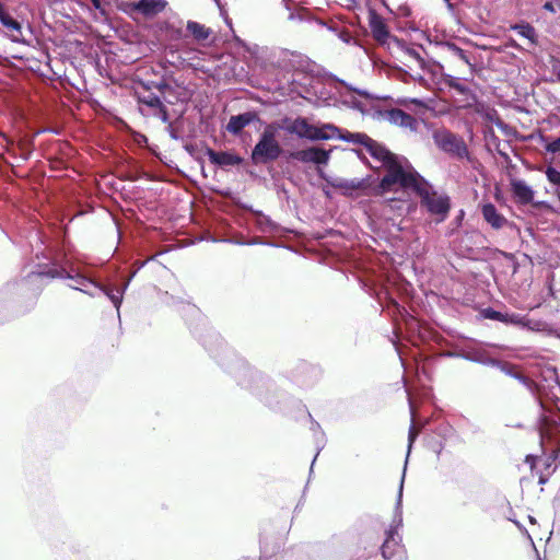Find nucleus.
Masks as SVG:
<instances>
[{
    "mask_svg": "<svg viewBox=\"0 0 560 560\" xmlns=\"http://www.w3.org/2000/svg\"><path fill=\"white\" fill-rule=\"evenodd\" d=\"M153 116L160 118L161 121L164 122V124L168 125V122H170L168 110H167V107L164 104H162L161 106H159L158 108H155L153 110Z\"/></svg>",
    "mask_w": 560,
    "mask_h": 560,
    "instance_id": "37",
    "label": "nucleus"
},
{
    "mask_svg": "<svg viewBox=\"0 0 560 560\" xmlns=\"http://www.w3.org/2000/svg\"><path fill=\"white\" fill-rule=\"evenodd\" d=\"M236 42H237L241 46L245 47L248 51H252V50L246 46L245 42H244V40H242L241 38L236 37Z\"/></svg>",
    "mask_w": 560,
    "mask_h": 560,
    "instance_id": "57",
    "label": "nucleus"
},
{
    "mask_svg": "<svg viewBox=\"0 0 560 560\" xmlns=\"http://www.w3.org/2000/svg\"><path fill=\"white\" fill-rule=\"evenodd\" d=\"M352 107L358 109V110H360V112L364 110L363 104L361 102H359V101H354Z\"/></svg>",
    "mask_w": 560,
    "mask_h": 560,
    "instance_id": "53",
    "label": "nucleus"
},
{
    "mask_svg": "<svg viewBox=\"0 0 560 560\" xmlns=\"http://www.w3.org/2000/svg\"><path fill=\"white\" fill-rule=\"evenodd\" d=\"M545 175L548 182L557 187L556 194L560 199V172L553 166H547L545 170Z\"/></svg>",
    "mask_w": 560,
    "mask_h": 560,
    "instance_id": "31",
    "label": "nucleus"
},
{
    "mask_svg": "<svg viewBox=\"0 0 560 560\" xmlns=\"http://www.w3.org/2000/svg\"><path fill=\"white\" fill-rule=\"evenodd\" d=\"M327 184L331 187L339 189L345 196H351L353 191L364 189L366 187L365 179H359V178H331L326 179Z\"/></svg>",
    "mask_w": 560,
    "mask_h": 560,
    "instance_id": "16",
    "label": "nucleus"
},
{
    "mask_svg": "<svg viewBox=\"0 0 560 560\" xmlns=\"http://www.w3.org/2000/svg\"><path fill=\"white\" fill-rule=\"evenodd\" d=\"M513 378L517 380L522 385H524L532 394L536 390V384L533 380H530L528 376L521 373L518 370L513 375Z\"/></svg>",
    "mask_w": 560,
    "mask_h": 560,
    "instance_id": "35",
    "label": "nucleus"
},
{
    "mask_svg": "<svg viewBox=\"0 0 560 560\" xmlns=\"http://www.w3.org/2000/svg\"><path fill=\"white\" fill-rule=\"evenodd\" d=\"M224 19H225L226 24H228L229 26H231V25H232L231 20H230V19H228L226 16H225Z\"/></svg>",
    "mask_w": 560,
    "mask_h": 560,
    "instance_id": "60",
    "label": "nucleus"
},
{
    "mask_svg": "<svg viewBox=\"0 0 560 560\" xmlns=\"http://www.w3.org/2000/svg\"><path fill=\"white\" fill-rule=\"evenodd\" d=\"M314 438V442H315V445H316V448H317V453L312 462V465H311V471L313 470V466H314V463L319 454V452L324 448L325 444H326V436H325V432L323 430H319L318 432H315V434L313 435Z\"/></svg>",
    "mask_w": 560,
    "mask_h": 560,
    "instance_id": "34",
    "label": "nucleus"
},
{
    "mask_svg": "<svg viewBox=\"0 0 560 560\" xmlns=\"http://www.w3.org/2000/svg\"><path fill=\"white\" fill-rule=\"evenodd\" d=\"M415 192L420 198L421 208L434 217L436 223L446 220L451 210V199L447 195L439 194L425 178H423Z\"/></svg>",
    "mask_w": 560,
    "mask_h": 560,
    "instance_id": "5",
    "label": "nucleus"
},
{
    "mask_svg": "<svg viewBox=\"0 0 560 560\" xmlns=\"http://www.w3.org/2000/svg\"><path fill=\"white\" fill-rule=\"evenodd\" d=\"M219 363L236 378L237 384L252 392L266 405L273 407L276 401L272 395L276 390L273 383L261 372L238 358L233 351L226 350L224 359Z\"/></svg>",
    "mask_w": 560,
    "mask_h": 560,
    "instance_id": "1",
    "label": "nucleus"
},
{
    "mask_svg": "<svg viewBox=\"0 0 560 560\" xmlns=\"http://www.w3.org/2000/svg\"><path fill=\"white\" fill-rule=\"evenodd\" d=\"M95 290H98V292L105 294L109 301L113 303L117 311V315L119 316V310L124 300V296L121 295V292L118 291L117 288H114L112 285L103 284L98 281V287H96Z\"/></svg>",
    "mask_w": 560,
    "mask_h": 560,
    "instance_id": "25",
    "label": "nucleus"
},
{
    "mask_svg": "<svg viewBox=\"0 0 560 560\" xmlns=\"http://www.w3.org/2000/svg\"><path fill=\"white\" fill-rule=\"evenodd\" d=\"M544 9H545V10H547V11H550V12H553V11H555L553 5H552V3H551V2H546V3L544 4Z\"/></svg>",
    "mask_w": 560,
    "mask_h": 560,
    "instance_id": "54",
    "label": "nucleus"
},
{
    "mask_svg": "<svg viewBox=\"0 0 560 560\" xmlns=\"http://www.w3.org/2000/svg\"><path fill=\"white\" fill-rule=\"evenodd\" d=\"M47 278L69 279L72 281L69 287L80 292H83L88 287H93L94 289L98 287V281L92 273L86 272L74 265H70L69 267L59 266L57 264L47 265L43 269L31 271L26 276V281L43 285Z\"/></svg>",
    "mask_w": 560,
    "mask_h": 560,
    "instance_id": "2",
    "label": "nucleus"
},
{
    "mask_svg": "<svg viewBox=\"0 0 560 560\" xmlns=\"http://www.w3.org/2000/svg\"><path fill=\"white\" fill-rule=\"evenodd\" d=\"M480 315L486 319L501 322L505 325L526 326L525 317L517 313H502L492 307H486L480 311Z\"/></svg>",
    "mask_w": 560,
    "mask_h": 560,
    "instance_id": "14",
    "label": "nucleus"
},
{
    "mask_svg": "<svg viewBox=\"0 0 560 560\" xmlns=\"http://www.w3.org/2000/svg\"><path fill=\"white\" fill-rule=\"evenodd\" d=\"M246 245L247 246H252V245H267V246H273L275 244L269 242V241H265L264 238L261 237H253L248 241H246Z\"/></svg>",
    "mask_w": 560,
    "mask_h": 560,
    "instance_id": "43",
    "label": "nucleus"
},
{
    "mask_svg": "<svg viewBox=\"0 0 560 560\" xmlns=\"http://www.w3.org/2000/svg\"><path fill=\"white\" fill-rule=\"evenodd\" d=\"M98 290H95L93 287H88L82 293L88 294L91 298H95Z\"/></svg>",
    "mask_w": 560,
    "mask_h": 560,
    "instance_id": "51",
    "label": "nucleus"
},
{
    "mask_svg": "<svg viewBox=\"0 0 560 560\" xmlns=\"http://www.w3.org/2000/svg\"><path fill=\"white\" fill-rule=\"evenodd\" d=\"M545 482H546V480L542 477H540L539 483H545Z\"/></svg>",
    "mask_w": 560,
    "mask_h": 560,
    "instance_id": "63",
    "label": "nucleus"
},
{
    "mask_svg": "<svg viewBox=\"0 0 560 560\" xmlns=\"http://www.w3.org/2000/svg\"><path fill=\"white\" fill-rule=\"evenodd\" d=\"M557 79H558V81H560V69L557 72Z\"/></svg>",
    "mask_w": 560,
    "mask_h": 560,
    "instance_id": "62",
    "label": "nucleus"
},
{
    "mask_svg": "<svg viewBox=\"0 0 560 560\" xmlns=\"http://www.w3.org/2000/svg\"><path fill=\"white\" fill-rule=\"evenodd\" d=\"M281 5L288 12V20L291 22H315L320 26H326L330 31H335L334 27L328 26L324 21L314 18L311 12L302 7H299L293 0H281Z\"/></svg>",
    "mask_w": 560,
    "mask_h": 560,
    "instance_id": "12",
    "label": "nucleus"
},
{
    "mask_svg": "<svg viewBox=\"0 0 560 560\" xmlns=\"http://www.w3.org/2000/svg\"><path fill=\"white\" fill-rule=\"evenodd\" d=\"M338 36H339V38H340L342 42H345V43H349V42H350V39H351V36H350L349 32H348V31H345V30H343V31H341V32L338 34Z\"/></svg>",
    "mask_w": 560,
    "mask_h": 560,
    "instance_id": "49",
    "label": "nucleus"
},
{
    "mask_svg": "<svg viewBox=\"0 0 560 560\" xmlns=\"http://www.w3.org/2000/svg\"><path fill=\"white\" fill-rule=\"evenodd\" d=\"M144 265V262H141L139 265V267L131 272V275L126 279V281L120 285V287H116L118 289L119 292H121V295L124 296L126 290L128 289L129 284H130V281L132 280V278L136 276L137 271L142 268Z\"/></svg>",
    "mask_w": 560,
    "mask_h": 560,
    "instance_id": "40",
    "label": "nucleus"
},
{
    "mask_svg": "<svg viewBox=\"0 0 560 560\" xmlns=\"http://www.w3.org/2000/svg\"><path fill=\"white\" fill-rule=\"evenodd\" d=\"M339 82L343 86H346L349 91H352V92L357 93L358 95H360V96H362L364 98H371L372 97V95L366 90L357 89V88L352 86L351 84L347 83L343 80H339Z\"/></svg>",
    "mask_w": 560,
    "mask_h": 560,
    "instance_id": "39",
    "label": "nucleus"
},
{
    "mask_svg": "<svg viewBox=\"0 0 560 560\" xmlns=\"http://www.w3.org/2000/svg\"><path fill=\"white\" fill-rule=\"evenodd\" d=\"M447 355L452 358H460L486 366H492L495 359L492 358L487 350L475 346L463 347L456 352H448Z\"/></svg>",
    "mask_w": 560,
    "mask_h": 560,
    "instance_id": "11",
    "label": "nucleus"
},
{
    "mask_svg": "<svg viewBox=\"0 0 560 560\" xmlns=\"http://www.w3.org/2000/svg\"><path fill=\"white\" fill-rule=\"evenodd\" d=\"M283 128L288 133L296 135L299 138H305L312 141H319L320 138H328L326 135L315 130V126L311 125L306 118L296 117L294 119L285 117Z\"/></svg>",
    "mask_w": 560,
    "mask_h": 560,
    "instance_id": "8",
    "label": "nucleus"
},
{
    "mask_svg": "<svg viewBox=\"0 0 560 560\" xmlns=\"http://www.w3.org/2000/svg\"><path fill=\"white\" fill-rule=\"evenodd\" d=\"M443 82L451 89L455 90L462 95H466L469 92V88L460 83L459 79L451 74L443 75Z\"/></svg>",
    "mask_w": 560,
    "mask_h": 560,
    "instance_id": "29",
    "label": "nucleus"
},
{
    "mask_svg": "<svg viewBox=\"0 0 560 560\" xmlns=\"http://www.w3.org/2000/svg\"><path fill=\"white\" fill-rule=\"evenodd\" d=\"M315 130L319 131L323 135H326L328 138H320L319 140H329V139H338V135H340V128L330 122L322 124L320 126H315Z\"/></svg>",
    "mask_w": 560,
    "mask_h": 560,
    "instance_id": "30",
    "label": "nucleus"
},
{
    "mask_svg": "<svg viewBox=\"0 0 560 560\" xmlns=\"http://www.w3.org/2000/svg\"><path fill=\"white\" fill-rule=\"evenodd\" d=\"M442 448H443L442 443H438V444H434V445L432 446L433 452H434L438 456H440V455H441Z\"/></svg>",
    "mask_w": 560,
    "mask_h": 560,
    "instance_id": "52",
    "label": "nucleus"
},
{
    "mask_svg": "<svg viewBox=\"0 0 560 560\" xmlns=\"http://www.w3.org/2000/svg\"><path fill=\"white\" fill-rule=\"evenodd\" d=\"M404 478L402 475L397 502L395 506V514L393 518V523L390 528L386 532V538L381 547L382 557L384 560H390L396 552L400 549L401 537L398 534V528L402 525V511H401V500H402V488H404Z\"/></svg>",
    "mask_w": 560,
    "mask_h": 560,
    "instance_id": "7",
    "label": "nucleus"
},
{
    "mask_svg": "<svg viewBox=\"0 0 560 560\" xmlns=\"http://www.w3.org/2000/svg\"><path fill=\"white\" fill-rule=\"evenodd\" d=\"M509 46L515 49H521V46L514 39L509 42Z\"/></svg>",
    "mask_w": 560,
    "mask_h": 560,
    "instance_id": "55",
    "label": "nucleus"
},
{
    "mask_svg": "<svg viewBox=\"0 0 560 560\" xmlns=\"http://www.w3.org/2000/svg\"><path fill=\"white\" fill-rule=\"evenodd\" d=\"M511 190L518 203L528 205L533 201L535 191L523 179H514L511 182Z\"/></svg>",
    "mask_w": 560,
    "mask_h": 560,
    "instance_id": "21",
    "label": "nucleus"
},
{
    "mask_svg": "<svg viewBox=\"0 0 560 560\" xmlns=\"http://www.w3.org/2000/svg\"><path fill=\"white\" fill-rule=\"evenodd\" d=\"M409 406H410L411 417L413 419L415 418V412H413V407H412V402H411L410 399H409ZM417 435H418V431L416 430L415 423L412 422V424H411V427L409 429V434H408V442H409L408 452H410L411 445L415 442V440L417 439Z\"/></svg>",
    "mask_w": 560,
    "mask_h": 560,
    "instance_id": "36",
    "label": "nucleus"
},
{
    "mask_svg": "<svg viewBox=\"0 0 560 560\" xmlns=\"http://www.w3.org/2000/svg\"><path fill=\"white\" fill-rule=\"evenodd\" d=\"M481 213L485 221L494 230H500L505 226H514V224L510 222L503 214H501L495 206L491 202H487L481 206Z\"/></svg>",
    "mask_w": 560,
    "mask_h": 560,
    "instance_id": "15",
    "label": "nucleus"
},
{
    "mask_svg": "<svg viewBox=\"0 0 560 560\" xmlns=\"http://www.w3.org/2000/svg\"><path fill=\"white\" fill-rule=\"evenodd\" d=\"M545 150L552 154L559 152L560 151V137L555 139L553 141L546 143Z\"/></svg>",
    "mask_w": 560,
    "mask_h": 560,
    "instance_id": "41",
    "label": "nucleus"
},
{
    "mask_svg": "<svg viewBox=\"0 0 560 560\" xmlns=\"http://www.w3.org/2000/svg\"><path fill=\"white\" fill-rule=\"evenodd\" d=\"M231 242L234 244H237V245H246V241H242V240H233Z\"/></svg>",
    "mask_w": 560,
    "mask_h": 560,
    "instance_id": "59",
    "label": "nucleus"
},
{
    "mask_svg": "<svg viewBox=\"0 0 560 560\" xmlns=\"http://www.w3.org/2000/svg\"><path fill=\"white\" fill-rule=\"evenodd\" d=\"M255 215V225L264 234L272 236L281 235L284 229L277 222L270 219V217L264 214L261 211H253Z\"/></svg>",
    "mask_w": 560,
    "mask_h": 560,
    "instance_id": "17",
    "label": "nucleus"
},
{
    "mask_svg": "<svg viewBox=\"0 0 560 560\" xmlns=\"http://www.w3.org/2000/svg\"><path fill=\"white\" fill-rule=\"evenodd\" d=\"M140 84L145 91H150L154 89V84H156V81H141Z\"/></svg>",
    "mask_w": 560,
    "mask_h": 560,
    "instance_id": "48",
    "label": "nucleus"
},
{
    "mask_svg": "<svg viewBox=\"0 0 560 560\" xmlns=\"http://www.w3.org/2000/svg\"><path fill=\"white\" fill-rule=\"evenodd\" d=\"M279 129L280 126L275 122L268 124L264 128L250 153L253 164H268L282 155L283 149L277 139Z\"/></svg>",
    "mask_w": 560,
    "mask_h": 560,
    "instance_id": "4",
    "label": "nucleus"
},
{
    "mask_svg": "<svg viewBox=\"0 0 560 560\" xmlns=\"http://www.w3.org/2000/svg\"><path fill=\"white\" fill-rule=\"evenodd\" d=\"M255 121H260L259 115L255 110H248L238 115H232L225 126L228 132L238 136L243 129Z\"/></svg>",
    "mask_w": 560,
    "mask_h": 560,
    "instance_id": "13",
    "label": "nucleus"
},
{
    "mask_svg": "<svg viewBox=\"0 0 560 560\" xmlns=\"http://www.w3.org/2000/svg\"><path fill=\"white\" fill-rule=\"evenodd\" d=\"M398 103L404 106H408L409 104H412L417 107L428 109V105L425 104V102L420 98H402V100H399Z\"/></svg>",
    "mask_w": 560,
    "mask_h": 560,
    "instance_id": "38",
    "label": "nucleus"
},
{
    "mask_svg": "<svg viewBox=\"0 0 560 560\" xmlns=\"http://www.w3.org/2000/svg\"><path fill=\"white\" fill-rule=\"evenodd\" d=\"M215 2L218 3V5H219V8H220V10H221V14H223V10H222V8H221V5H220V3H219V0H215Z\"/></svg>",
    "mask_w": 560,
    "mask_h": 560,
    "instance_id": "61",
    "label": "nucleus"
},
{
    "mask_svg": "<svg viewBox=\"0 0 560 560\" xmlns=\"http://www.w3.org/2000/svg\"><path fill=\"white\" fill-rule=\"evenodd\" d=\"M365 149L373 159L380 161L384 166L398 156L392 153L385 145L373 140L372 138L368 142Z\"/></svg>",
    "mask_w": 560,
    "mask_h": 560,
    "instance_id": "20",
    "label": "nucleus"
},
{
    "mask_svg": "<svg viewBox=\"0 0 560 560\" xmlns=\"http://www.w3.org/2000/svg\"><path fill=\"white\" fill-rule=\"evenodd\" d=\"M369 25L372 32L373 37L378 43H386V40L389 37V31L388 27L384 21V19L378 15L376 12H370L369 16Z\"/></svg>",
    "mask_w": 560,
    "mask_h": 560,
    "instance_id": "19",
    "label": "nucleus"
},
{
    "mask_svg": "<svg viewBox=\"0 0 560 560\" xmlns=\"http://www.w3.org/2000/svg\"><path fill=\"white\" fill-rule=\"evenodd\" d=\"M492 368L499 369L502 373L511 377H513V375H515L517 372L516 365L499 359H494Z\"/></svg>",
    "mask_w": 560,
    "mask_h": 560,
    "instance_id": "32",
    "label": "nucleus"
},
{
    "mask_svg": "<svg viewBox=\"0 0 560 560\" xmlns=\"http://www.w3.org/2000/svg\"><path fill=\"white\" fill-rule=\"evenodd\" d=\"M209 161L218 166H234L240 165L243 162V159L234 153L229 151L217 152L211 148H208L206 151Z\"/></svg>",
    "mask_w": 560,
    "mask_h": 560,
    "instance_id": "18",
    "label": "nucleus"
},
{
    "mask_svg": "<svg viewBox=\"0 0 560 560\" xmlns=\"http://www.w3.org/2000/svg\"><path fill=\"white\" fill-rule=\"evenodd\" d=\"M90 1L92 2L93 7H94L95 9H97V10H100V9H101V5H102V4H101V0H90Z\"/></svg>",
    "mask_w": 560,
    "mask_h": 560,
    "instance_id": "56",
    "label": "nucleus"
},
{
    "mask_svg": "<svg viewBox=\"0 0 560 560\" xmlns=\"http://www.w3.org/2000/svg\"><path fill=\"white\" fill-rule=\"evenodd\" d=\"M98 290H95L93 287H88L82 293L88 294L91 298H95Z\"/></svg>",
    "mask_w": 560,
    "mask_h": 560,
    "instance_id": "50",
    "label": "nucleus"
},
{
    "mask_svg": "<svg viewBox=\"0 0 560 560\" xmlns=\"http://www.w3.org/2000/svg\"><path fill=\"white\" fill-rule=\"evenodd\" d=\"M436 148L450 158L458 161H471V155L464 138L447 128H439L432 132Z\"/></svg>",
    "mask_w": 560,
    "mask_h": 560,
    "instance_id": "6",
    "label": "nucleus"
},
{
    "mask_svg": "<svg viewBox=\"0 0 560 560\" xmlns=\"http://www.w3.org/2000/svg\"><path fill=\"white\" fill-rule=\"evenodd\" d=\"M338 139L349 143L361 144L365 148L371 138L363 132H351L341 129Z\"/></svg>",
    "mask_w": 560,
    "mask_h": 560,
    "instance_id": "26",
    "label": "nucleus"
},
{
    "mask_svg": "<svg viewBox=\"0 0 560 560\" xmlns=\"http://www.w3.org/2000/svg\"><path fill=\"white\" fill-rule=\"evenodd\" d=\"M0 23L8 30L14 32L11 35V40L15 43H22V25L19 21L14 20L10 14H8L3 8V4L0 2Z\"/></svg>",
    "mask_w": 560,
    "mask_h": 560,
    "instance_id": "22",
    "label": "nucleus"
},
{
    "mask_svg": "<svg viewBox=\"0 0 560 560\" xmlns=\"http://www.w3.org/2000/svg\"><path fill=\"white\" fill-rule=\"evenodd\" d=\"M381 116L390 125L406 129L412 133H417L419 131V120L400 108L385 109L381 113Z\"/></svg>",
    "mask_w": 560,
    "mask_h": 560,
    "instance_id": "9",
    "label": "nucleus"
},
{
    "mask_svg": "<svg viewBox=\"0 0 560 560\" xmlns=\"http://www.w3.org/2000/svg\"><path fill=\"white\" fill-rule=\"evenodd\" d=\"M289 158L301 163L326 165L330 159V151L318 147H311L303 150L292 151L290 152Z\"/></svg>",
    "mask_w": 560,
    "mask_h": 560,
    "instance_id": "10",
    "label": "nucleus"
},
{
    "mask_svg": "<svg viewBox=\"0 0 560 560\" xmlns=\"http://www.w3.org/2000/svg\"><path fill=\"white\" fill-rule=\"evenodd\" d=\"M154 89L159 90L162 94L173 91V88L164 80L159 82L156 81V84H154Z\"/></svg>",
    "mask_w": 560,
    "mask_h": 560,
    "instance_id": "44",
    "label": "nucleus"
},
{
    "mask_svg": "<svg viewBox=\"0 0 560 560\" xmlns=\"http://www.w3.org/2000/svg\"><path fill=\"white\" fill-rule=\"evenodd\" d=\"M445 47L450 52H452L454 56L458 57L460 60H463L465 63L470 65L469 57L467 56L466 51L458 47L456 44L447 42L445 44Z\"/></svg>",
    "mask_w": 560,
    "mask_h": 560,
    "instance_id": "33",
    "label": "nucleus"
},
{
    "mask_svg": "<svg viewBox=\"0 0 560 560\" xmlns=\"http://www.w3.org/2000/svg\"><path fill=\"white\" fill-rule=\"evenodd\" d=\"M166 130H167L170 137L173 140H179L180 139V136L178 135L177 130L173 127L172 122H168V125L166 127Z\"/></svg>",
    "mask_w": 560,
    "mask_h": 560,
    "instance_id": "45",
    "label": "nucleus"
},
{
    "mask_svg": "<svg viewBox=\"0 0 560 560\" xmlns=\"http://www.w3.org/2000/svg\"><path fill=\"white\" fill-rule=\"evenodd\" d=\"M386 174L378 184V190L382 194L394 190L395 186L416 191L417 187L423 180L421 176L405 158L397 156L385 165Z\"/></svg>",
    "mask_w": 560,
    "mask_h": 560,
    "instance_id": "3",
    "label": "nucleus"
},
{
    "mask_svg": "<svg viewBox=\"0 0 560 560\" xmlns=\"http://www.w3.org/2000/svg\"><path fill=\"white\" fill-rule=\"evenodd\" d=\"M184 148H185V150H186L187 152H189L190 154H192V152H194V145H192V144H186Z\"/></svg>",
    "mask_w": 560,
    "mask_h": 560,
    "instance_id": "58",
    "label": "nucleus"
},
{
    "mask_svg": "<svg viewBox=\"0 0 560 560\" xmlns=\"http://www.w3.org/2000/svg\"><path fill=\"white\" fill-rule=\"evenodd\" d=\"M510 30L515 31L520 36L526 38L530 46L538 45V34L535 27L528 22L522 21L520 23L512 24Z\"/></svg>",
    "mask_w": 560,
    "mask_h": 560,
    "instance_id": "24",
    "label": "nucleus"
},
{
    "mask_svg": "<svg viewBox=\"0 0 560 560\" xmlns=\"http://www.w3.org/2000/svg\"><path fill=\"white\" fill-rule=\"evenodd\" d=\"M166 4L165 0H139L133 3V8L147 16H152L162 12Z\"/></svg>",
    "mask_w": 560,
    "mask_h": 560,
    "instance_id": "23",
    "label": "nucleus"
},
{
    "mask_svg": "<svg viewBox=\"0 0 560 560\" xmlns=\"http://www.w3.org/2000/svg\"><path fill=\"white\" fill-rule=\"evenodd\" d=\"M137 101L140 105H144L152 110L158 108L163 104L161 97L159 95H155L153 93H150L148 95H142L140 93H137Z\"/></svg>",
    "mask_w": 560,
    "mask_h": 560,
    "instance_id": "28",
    "label": "nucleus"
},
{
    "mask_svg": "<svg viewBox=\"0 0 560 560\" xmlns=\"http://www.w3.org/2000/svg\"><path fill=\"white\" fill-rule=\"evenodd\" d=\"M308 417L311 418V431L313 432L314 435L315 432H318L319 430H322V428L320 424L312 418L311 413H308Z\"/></svg>",
    "mask_w": 560,
    "mask_h": 560,
    "instance_id": "47",
    "label": "nucleus"
},
{
    "mask_svg": "<svg viewBox=\"0 0 560 560\" xmlns=\"http://www.w3.org/2000/svg\"><path fill=\"white\" fill-rule=\"evenodd\" d=\"M393 307L394 308V313H398V314H401L402 311H405V308H402L395 300L393 299H389V305L388 307Z\"/></svg>",
    "mask_w": 560,
    "mask_h": 560,
    "instance_id": "46",
    "label": "nucleus"
},
{
    "mask_svg": "<svg viewBox=\"0 0 560 560\" xmlns=\"http://www.w3.org/2000/svg\"><path fill=\"white\" fill-rule=\"evenodd\" d=\"M406 52L409 57L415 59L420 65V67H423L424 60L416 49L407 48Z\"/></svg>",
    "mask_w": 560,
    "mask_h": 560,
    "instance_id": "42",
    "label": "nucleus"
},
{
    "mask_svg": "<svg viewBox=\"0 0 560 560\" xmlns=\"http://www.w3.org/2000/svg\"><path fill=\"white\" fill-rule=\"evenodd\" d=\"M187 30L188 32H190V34L194 36L196 40H205L210 35L209 28L205 27V25L195 21H188Z\"/></svg>",
    "mask_w": 560,
    "mask_h": 560,
    "instance_id": "27",
    "label": "nucleus"
},
{
    "mask_svg": "<svg viewBox=\"0 0 560 560\" xmlns=\"http://www.w3.org/2000/svg\"><path fill=\"white\" fill-rule=\"evenodd\" d=\"M349 2H354V0H348Z\"/></svg>",
    "mask_w": 560,
    "mask_h": 560,
    "instance_id": "64",
    "label": "nucleus"
}]
</instances>
